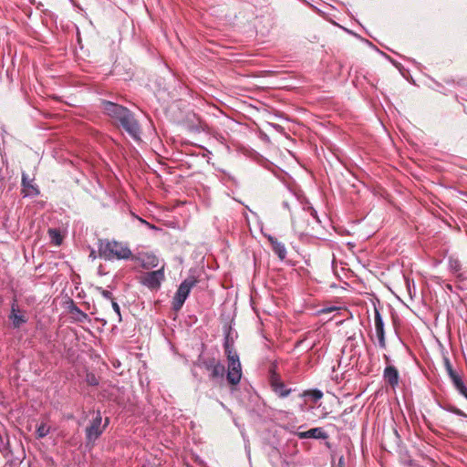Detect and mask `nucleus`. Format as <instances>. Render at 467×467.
Wrapping results in <instances>:
<instances>
[{"label": "nucleus", "mask_w": 467, "mask_h": 467, "mask_svg": "<svg viewBox=\"0 0 467 467\" xmlns=\"http://www.w3.org/2000/svg\"><path fill=\"white\" fill-rule=\"evenodd\" d=\"M449 268L452 273L457 274V278L459 280L464 279L463 274L460 272L462 269V265L458 259L451 257L449 259Z\"/></svg>", "instance_id": "16"}, {"label": "nucleus", "mask_w": 467, "mask_h": 467, "mask_svg": "<svg viewBox=\"0 0 467 467\" xmlns=\"http://www.w3.org/2000/svg\"><path fill=\"white\" fill-rule=\"evenodd\" d=\"M311 214H312L316 219H317V220H318L317 215V211L313 210V211L311 212Z\"/></svg>", "instance_id": "31"}, {"label": "nucleus", "mask_w": 467, "mask_h": 467, "mask_svg": "<svg viewBox=\"0 0 467 467\" xmlns=\"http://www.w3.org/2000/svg\"><path fill=\"white\" fill-rule=\"evenodd\" d=\"M109 418H106L105 424L102 425V416L99 410L96 412L90 424L86 428V440L88 443H94L103 433L109 424Z\"/></svg>", "instance_id": "5"}, {"label": "nucleus", "mask_w": 467, "mask_h": 467, "mask_svg": "<svg viewBox=\"0 0 467 467\" xmlns=\"http://www.w3.org/2000/svg\"><path fill=\"white\" fill-rule=\"evenodd\" d=\"M384 358H385L386 362L389 361V358L387 355H384Z\"/></svg>", "instance_id": "33"}, {"label": "nucleus", "mask_w": 467, "mask_h": 467, "mask_svg": "<svg viewBox=\"0 0 467 467\" xmlns=\"http://www.w3.org/2000/svg\"><path fill=\"white\" fill-rule=\"evenodd\" d=\"M88 382L91 386H97L99 384V381L94 375H88Z\"/></svg>", "instance_id": "26"}, {"label": "nucleus", "mask_w": 467, "mask_h": 467, "mask_svg": "<svg viewBox=\"0 0 467 467\" xmlns=\"http://www.w3.org/2000/svg\"><path fill=\"white\" fill-rule=\"evenodd\" d=\"M140 283L150 290H158L165 279L164 267L156 271L143 273L140 277Z\"/></svg>", "instance_id": "6"}, {"label": "nucleus", "mask_w": 467, "mask_h": 467, "mask_svg": "<svg viewBox=\"0 0 467 467\" xmlns=\"http://www.w3.org/2000/svg\"><path fill=\"white\" fill-rule=\"evenodd\" d=\"M159 260L153 254H146L142 259V267L146 269L153 268L158 265Z\"/></svg>", "instance_id": "19"}, {"label": "nucleus", "mask_w": 467, "mask_h": 467, "mask_svg": "<svg viewBox=\"0 0 467 467\" xmlns=\"http://www.w3.org/2000/svg\"><path fill=\"white\" fill-rule=\"evenodd\" d=\"M196 284L197 280L193 276H190L181 283L172 300V309L174 311L178 312L182 309L192 288L195 286Z\"/></svg>", "instance_id": "4"}, {"label": "nucleus", "mask_w": 467, "mask_h": 467, "mask_svg": "<svg viewBox=\"0 0 467 467\" xmlns=\"http://www.w3.org/2000/svg\"><path fill=\"white\" fill-rule=\"evenodd\" d=\"M18 305L16 299H14L11 305V312L9 314V319L12 321L14 328H19L23 324L27 322V318L25 315L19 314Z\"/></svg>", "instance_id": "8"}, {"label": "nucleus", "mask_w": 467, "mask_h": 467, "mask_svg": "<svg viewBox=\"0 0 467 467\" xmlns=\"http://www.w3.org/2000/svg\"><path fill=\"white\" fill-rule=\"evenodd\" d=\"M50 431V427L47 423H41L36 429V437L42 439L46 437Z\"/></svg>", "instance_id": "20"}, {"label": "nucleus", "mask_w": 467, "mask_h": 467, "mask_svg": "<svg viewBox=\"0 0 467 467\" xmlns=\"http://www.w3.org/2000/svg\"><path fill=\"white\" fill-rule=\"evenodd\" d=\"M296 436L299 439H317V440H327L328 434L321 427L312 428L306 431H297Z\"/></svg>", "instance_id": "9"}, {"label": "nucleus", "mask_w": 467, "mask_h": 467, "mask_svg": "<svg viewBox=\"0 0 467 467\" xmlns=\"http://www.w3.org/2000/svg\"><path fill=\"white\" fill-rule=\"evenodd\" d=\"M21 184L23 187L21 193L24 197H35L40 193L37 186L33 184L32 180H30L26 173L22 174Z\"/></svg>", "instance_id": "11"}, {"label": "nucleus", "mask_w": 467, "mask_h": 467, "mask_svg": "<svg viewBox=\"0 0 467 467\" xmlns=\"http://www.w3.org/2000/svg\"><path fill=\"white\" fill-rule=\"evenodd\" d=\"M323 392L320 389H313L304 390L299 394V397L306 399V402H311L316 404L318 400L323 398ZM314 408V405L310 406V409Z\"/></svg>", "instance_id": "14"}, {"label": "nucleus", "mask_w": 467, "mask_h": 467, "mask_svg": "<svg viewBox=\"0 0 467 467\" xmlns=\"http://www.w3.org/2000/svg\"><path fill=\"white\" fill-rule=\"evenodd\" d=\"M104 112L118 122L123 130L134 140L140 139V127L134 114L126 107L111 101H102Z\"/></svg>", "instance_id": "1"}, {"label": "nucleus", "mask_w": 467, "mask_h": 467, "mask_svg": "<svg viewBox=\"0 0 467 467\" xmlns=\"http://www.w3.org/2000/svg\"><path fill=\"white\" fill-rule=\"evenodd\" d=\"M455 406L448 405L447 407H445V410L452 413V410H455Z\"/></svg>", "instance_id": "29"}, {"label": "nucleus", "mask_w": 467, "mask_h": 467, "mask_svg": "<svg viewBox=\"0 0 467 467\" xmlns=\"http://www.w3.org/2000/svg\"><path fill=\"white\" fill-rule=\"evenodd\" d=\"M444 364H445V368L448 372V375L450 376L451 379L452 380L454 386H456V385H458V383L462 382V379L452 368V366H451L449 358H444Z\"/></svg>", "instance_id": "17"}, {"label": "nucleus", "mask_w": 467, "mask_h": 467, "mask_svg": "<svg viewBox=\"0 0 467 467\" xmlns=\"http://www.w3.org/2000/svg\"><path fill=\"white\" fill-rule=\"evenodd\" d=\"M227 359L228 365H233V363H240L239 356L236 352L232 355H228Z\"/></svg>", "instance_id": "23"}, {"label": "nucleus", "mask_w": 467, "mask_h": 467, "mask_svg": "<svg viewBox=\"0 0 467 467\" xmlns=\"http://www.w3.org/2000/svg\"><path fill=\"white\" fill-rule=\"evenodd\" d=\"M75 309L77 312L80 313L84 317H87V315L84 312H82L78 307L75 306Z\"/></svg>", "instance_id": "30"}, {"label": "nucleus", "mask_w": 467, "mask_h": 467, "mask_svg": "<svg viewBox=\"0 0 467 467\" xmlns=\"http://www.w3.org/2000/svg\"><path fill=\"white\" fill-rule=\"evenodd\" d=\"M456 389L467 399V388L464 385L463 381L458 383V385L455 386Z\"/></svg>", "instance_id": "22"}, {"label": "nucleus", "mask_w": 467, "mask_h": 467, "mask_svg": "<svg viewBox=\"0 0 467 467\" xmlns=\"http://www.w3.org/2000/svg\"><path fill=\"white\" fill-rule=\"evenodd\" d=\"M307 402H306V399H304V403L299 405V409L301 411H306L308 409L306 408Z\"/></svg>", "instance_id": "28"}, {"label": "nucleus", "mask_w": 467, "mask_h": 467, "mask_svg": "<svg viewBox=\"0 0 467 467\" xmlns=\"http://www.w3.org/2000/svg\"><path fill=\"white\" fill-rule=\"evenodd\" d=\"M383 379L392 389L398 387L400 381V374L398 369L392 365L387 366L383 371Z\"/></svg>", "instance_id": "10"}, {"label": "nucleus", "mask_w": 467, "mask_h": 467, "mask_svg": "<svg viewBox=\"0 0 467 467\" xmlns=\"http://www.w3.org/2000/svg\"><path fill=\"white\" fill-rule=\"evenodd\" d=\"M99 256L105 260L129 259L132 253L123 243L115 240L100 239L98 244Z\"/></svg>", "instance_id": "2"}, {"label": "nucleus", "mask_w": 467, "mask_h": 467, "mask_svg": "<svg viewBox=\"0 0 467 467\" xmlns=\"http://www.w3.org/2000/svg\"><path fill=\"white\" fill-rule=\"evenodd\" d=\"M347 413H348V410H345L341 413L340 418H343Z\"/></svg>", "instance_id": "32"}, {"label": "nucleus", "mask_w": 467, "mask_h": 467, "mask_svg": "<svg viewBox=\"0 0 467 467\" xmlns=\"http://www.w3.org/2000/svg\"><path fill=\"white\" fill-rule=\"evenodd\" d=\"M269 382L272 390L281 399L288 397V395L294 390L293 389L288 388L281 379L280 376L275 372L271 374Z\"/></svg>", "instance_id": "7"}, {"label": "nucleus", "mask_w": 467, "mask_h": 467, "mask_svg": "<svg viewBox=\"0 0 467 467\" xmlns=\"http://www.w3.org/2000/svg\"><path fill=\"white\" fill-rule=\"evenodd\" d=\"M111 305H112V308L113 310L115 311V313L118 315L119 317V321H121V315H120V308H119V306L118 305V303L113 300L111 302Z\"/></svg>", "instance_id": "24"}, {"label": "nucleus", "mask_w": 467, "mask_h": 467, "mask_svg": "<svg viewBox=\"0 0 467 467\" xmlns=\"http://www.w3.org/2000/svg\"><path fill=\"white\" fill-rule=\"evenodd\" d=\"M268 240L271 244L273 251L281 260H284L286 256V249L285 244L273 236H269Z\"/></svg>", "instance_id": "15"}, {"label": "nucleus", "mask_w": 467, "mask_h": 467, "mask_svg": "<svg viewBox=\"0 0 467 467\" xmlns=\"http://www.w3.org/2000/svg\"><path fill=\"white\" fill-rule=\"evenodd\" d=\"M97 290L100 293V295L106 298L111 300V302L114 300L113 295L110 291L103 289L102 287H97Z\"/></svg>", "instance_id": "21"}, {"label": "nucleus", "mask_w": 467, "mask_h": 467, "mask_svg": "<svg viewBox=\"0 0 467 467\" xmlns=\"http://www.w3.org/2000/svg\"><path fill=\"white\" fill-rule=\"evenodd\" d=\"M193 367H199L209 371V379L214 383L222 384L225 376L224 365L214 357H204L200 355Z\"/></svg>", "instance_id": "3"}, {"label": "nucleus", "mask_w": 467, "mask_h": 467, "mask_svg": "<svg viewBox=\"0 0 467 467\" xmlns=\"http://www.w3.org/2000/svg\"><path fill=\"white\" fill-rule=\"evenodd\" d=\"M375 329L379 339V347L386 348L384 323L380 313L375 309Z\"/></svg>", "instance_id": "13"}, {"label": "nucleus", "mask_w": 467, "mask_h": 467, "mask_svg": "<svg viewBox=\"0 0 467 467\" xmlns=\"http://www.w3.org/2000/svg\"><path fill=\"white\" fill-rule=\"evenodd\" d=\"M452 413L456 414L458 416L467 418V414H465L462 410H460L458 408H455V410H452Z\"/></svg>", "instance_id": "27"}, {"label": "nucleus", "mask_w": 467, "mask_h": 467, "mask_svg": "<svg viewBox=\"0 0 467 467\" xmlns=\"http://www.w3.org/2000/svg\"><path fill=\"white\" fill-rule=\"evenodd\" d=\"M224 351H225V355L226 357H228V355H232L234 353H235L234 350H233V348L232 346L229 344L228 340L225 341L224 343Z\"/></svg>", "instance_id": "25"}, {"label": "nucleus", "mask_w": 467, "mask_h": 467, "mask_svg": "<svg viewBox=\"0 0 467 467\" xmlns=\"http://www.w3.org/2000/svg\"><path fill=\"white\" fill-rule=\"evenodd\" d=\"M242 378L241 363H233L228 365V371L226 373V379L231 385H237Z\"/></svg>", "instance_id": "12"}, {"label": "nucleus", "mask_w": 467, "mask_h": 467, "mask_svg": "<svg viewBox=\"0 0 467 467\" xmlns=\"http://www.w3.org/2000/svg\"><path fill=\"white\" fill-rule=\"evenodd\" d=\"M50 241L55 245H60L63 242V236L60 233V230L57 228H49L47 231Z\"/></svg>", "instance_id": "18"}]
</instances>
